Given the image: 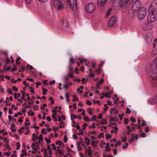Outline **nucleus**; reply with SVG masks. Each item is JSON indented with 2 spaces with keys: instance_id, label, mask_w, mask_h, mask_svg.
I'll return each mask as SVG.
<instances>
[{
  "instance_id": "obj_1",
  "label": "nucleus",
  "mask_w": 157,
  "mask_h": 157,
  "mask_svg": "<svg viewBox=\"0 0 157 157\" xmlns=\"http://www.w3.org/2000/svg\"><path fill=\"white\" fill-rule=\"evenodd\" d=\"M157 5L152 3L149 9L148 21L150 22H154L157 20Z\"/></svg>"
},
{
  "instance_id": "obj_2",
  "label": "nucleus",
  "mask_w": 157,
  "mask_h": 157,
  "mask_svg": "<svg viewBox=\"0 0 157 157\" xmlns=\"http://www.w3.org/2000/svg\"><path fill=\"white\" fill-rule=\"evenodd\" d=\"M146 71L148 72H150L152 75L151 76V78L155 80L157 79V75H155L157 73V63L154 61L149 63L146 67Z\"/></svg>"
},
{
  "instance_id": "obj_3",
  "label": "nucleus",
  "mask_w": 157,
  "mask_h": 157,
  "mask_svg": "<svg viewBox=\"0 0 157 157\" xmlns=\"http://www.w3.org/2000/svg\"><path fill=\"white\" fill-rule=\"evenodd\" d=\"M137 17L140 20L144 19L147 14V10L145 8H142L136 13Z\"/></svg>"
},
{
  "instance_id": "obj_4",
  "label": "nucleus",
  "mask_w": 157,
  "mask_h": 157,
  "mask_svg": "<svg viewBox=\"0 0 157 157\" xmlns=\"http://www.w3.org/2000/svg\"><path fill=\"white\" fill-rule=\"evenodd\" d=\"M142 8L144 7L142 6L141 2L138 0L135 1L132 6V10L135 13L141 9Z\"/></svg>"
},
{
  "instance_id": "obj_5",
  "label": "nucleus",
  "mask_w": 157,
  "mask_h": 157,
  "mask_svg": "<svg viewBox=\"0 0 157 157\" xmlns=\"http://www.w3.org/2000/svg\"><path fill=\"white\" fill-rule=\"evenodd\" d=\"M67 1L72 10L75 11L78 8L77 0H67Z\"/></svg>"
},
{
  "instance_id": "obj_6",
  "label": "nucleus",
  "mask_w": 157,
  "mask_h": 157,
  "mask_svg": "<svg viewBox=\"0 0 157 157\" xmlns=\"http://www.w3.org/2000/svg\"><path fill=\"white\" fill-rule=\"evenodd\" d=\"M53 6L56 9L59 10H63L64 7L63 3L60 0H54Z\"/></svg>"
},
{
  "instance_id": "obj_7",
  "label": "nucleus",
  "mask_w": 157,
  "mask_h": 157,
  "mask_svg": "<svg viewBox=\"0 0 157 157\" xmlns=\"http://www.w3.org/2000/svg\"><path fill=\"white\" fill-rule=\"evenodd\" d=\"M95 5L93 3H90L86 7V12L89 13H93L95 10Z\"/></svg>"
},
{
  "instance_id": "obj_8",
  "label": "nucleus",
  "mask_w": 157,
  "mask_h": 157,
  "mask_svg": "<svg viewBox=\"0 0 157 157\" xmlns=\"http://www.w3.org/2000/svg\"><path fill=\"white\" fill-rule=\"evenodd\" d=\"M133 0H119L118 4L120 6L122 7L131 4Z\"/></svg>"
},
{
  "instance_id": "obj_9",
  "label": "nucleus",
  "mask_w": 157,
  "mask_h": 157,
  "mask_svg": "<svg viewBox=\"0 0 157 157\" xmlns=\"http://www.w3.org/2000/svg\"><path fill=\"white\" fill-rule=\"evenodd\" d=\"M153 22H149L148 21V17H147V22L143 26V29L145 30H148L151 29L153 27V25L152 23Z\"/></svg>"
},
{
  "instance_id": "obj_10",
  "label": "nucleus",
  "mask_w": 157,
  "mask_h": 157,
  "mask_svg": "<svg viewBox=\"0 0 157 157\" xmlns=\"http://www.w3.org/2000/svg\"><path fill=\"white\" fill-rule=\"evenodd\" d=\"M117 20V18L115 17H111L108 23L109 26L110 27H113L115 24Z\"/></svg>"
},
{
  "instance_id": "obj_11",
  "label": "nucleus",
  "mask_w": 157,
  "mask_h": 157,
  "mask_svg": "<svg viewBox=\"0 0 157 157\" xmlns=\"http://www.w3.org/2000/svg\"><path fill=\"white\" fill-rule=\"evenodd\" d=\"M107 0H98L97 5L99 7L104 6Z\"/></svg>"
},
{
  "instance_id": "obj_12",
  "label": "nucleus",
  "mask_w": 157,
  "mask_h": 157,
  "mask_svg": "<svg viewBox=\"0 0 157 157\" xmlns=\"http://www.w3.org/2000/svg\"><path fill=\"white\" fill-rule=\"evenodd\" d=\"M63 27L65 30H67L69 28V23L67 21H66L63 22Z\"/></svg>"
},
{
  "instance_id": "obj_13",
  "label": "nucleus",
  "mask_w": 157,
  "mask_h": 157,
  "mask_svg": "<svg viewBox=\"0 0 157 157\" xmlns=\"http://www.w3.org/2000/svg\"><path fill=\"white\" fill-rule=\"evenodd\" d=\"M157 54V50H156V48H155V47L152 50L151 54V56H154L155 55Z\"/></svg>"
},
{
  "instance_id": "obj_14",
  "label": "nucleus",
  "mask_w": 157,
  "mask_h": 157,
  "mask_svg": "<svg viewBox=\"0 0 157 157\" xmlns=\"http://www.w3.org/2000/svg\"><path fill=\"white\" fill-rule=\"evenodd\" d=\"M56 144L61 146V147L62 148H64V144L63 142L61 141L58 140L56 141Z\"/></svg>"
},
{
  "instance_id": "obj_15",
  "label": "nucleus",
  "mask_w": 157,
  "mask_h": 157,
  "mask_svg": "<svg viewBox=\"0 0 157 157\" xmlns=\"http://www.w3.org/2000/svg\"><path fill=\"white\" fill-rule=\"evenodd\" d=\"M98 142L96 141H91V145L94 147H96L97 146Z\"/></svg>"
},
{
  "instance_id": "obj_16",
  "label": "nucleus",
  "mask_w": 157,
  "mask_h": 157,
  "mask_svg": "<svg viewBox=\"0 0 157 157\" xmlns=\"http://www.w3.org/2000/svg\"><path fill=\"white\" fill-rule=\"evenodd\" d=\"M113 128L114 130H112L111 131V132L112 133H117L118 132V128L116 126H114L113 127Z\"/></svg>"
},
{
  "instance_id": "obj_17",
  "label": "nucleus",
  "mask_w": 157,
  "mask_h": 157,
  "mask_svg": "<svg viewBox=\"0 0 157 157\" xmlns=\"http://www.w3.org/2000/svg\"><path fill=\"white\" fill-rule=\"evenodd\" d=\"M33 140V141H35L38 138V136L35 133H33L32 135Z\"/></svg>"
},
{
  "instance_id": "obj_18",
  "label": "nucleus",
  "mask_w": 157,
  "mask_h": 157,
  "mask_svg": "<svg viewBox=\"0 0 157 157\" xmlns=\"http://www.w3.org/2000/svg\"><path fill=\"white\" fill-rule=\"evenodd\" d=\"M25 126H29L30 125V123L29 122V120L28 118H26L25 121Z\"/></svg>"
},
{
  "instance_id": "obj_19",
  "label": "nucleus",
  "mask_w": 157,
  "mask_h": 157,
  "mask_svg": "<svg viewBox=\"0 0 157 157\" xmlns=\"http://www.w3.org/2000/svg\"><path fill=\"white\" fill-rule=\"evenodd\" d=\"M86 152L87 153L89 157H92V152L91 150H86Z\"/></svg>"
},
{
  "instance_id": "obj_20",
  "label": "nucleus",
  "mask_w": 157,
  "mask_h": 157,
  "mask_svg": "<svg viewBox=\"0 0 157 157\" xmlns=\"http://www.w3.org/2000/svg\"><path fill=\"white\" fill-rule=\"evenodd\" d=\"M81 142L80 141L77 142V148H78V149L80 150H81L82 149V147L80 146V144H81Z\"/></svg>"
},
{
  "instance_id": "obj_21",
  "label": "nucleus",
  "mask_w": 157,
  "mask_h": 157,
  "mask_svg": "<svg viewBox=\"0 0 157 157\" xmlns=\"http://www.w3.org/2000/svg\"><path fill=\"white\" fill-rule=\"evenodd\" d=\"M111 110L114 114H117L118 113V111L115 108H111Z\"/></svg>"
},
{
  "instance_id": "obj_22",
  "label": "nucleus",
  "mask_w": 157,
  "mask_h": 157,
  "mask_svg": "<svg viewBox=\"0 0 157 157\" xmlns=\"http://www.w3.org/2000/svg\"><path fill=\"white\" fill-rule=\"evenodd\" d=\"M111 8H109L108 10L105 15L106 17L107 18L108 17L111 12Z\"/></svg>"
},
{
  "instance_id": "obj_23",
  "label": "nucleus",
  "mask_w": 157,
  "mask_h": 157,
  "mask_svg": "<svg viewBox=\"0 0 157 157\" xmlns=\"http://www.w3.org/2000/svg\"><path fill=\"white\" fill-rule=\"evenodd\" d=\"M5 147L6 148V149H5V150H11V148L9 145L8 143L6 144L5 145Z\"/></svg>"
},
{
  "instance_id": "obj_24",
  "label": "nucleus",
  "mask_w": 157,
  "mask_h": 157,
  "mask_svg": "<svg viewBox=\"0 0 157 157\" xmlns=\"http://www.w3.org/2000/svg\"><path fill=\"white\" fill-rule=\"evenodd\" d=\"M38 139L40 143L43 140V135L41 134H40L39 136L38 137Z\"/></svg>"
},
{
  "instance_id": "obj_25",
  "label": "nucleus",
  "mask_w": 157,
  "mask_h": 157,
  "mask_svg": "<svg viewBox=\"0 0 157 157\" xmlns=\"http://www.w3.org/2000/svg\"><path fill=\"white\" fill-rule=\"evenodd\" d=\"M108 93H108V92H107L104 93H103L102 94L103 95H104V96L106 97H107L108 98H110L111 97V96H110L109 94Z\"/></svg>"
},
{
  "instance_id": "obj_26",
  "label": "nucleus",
  "mask_w": 157,
  "mask_h": 157,
  "mask_svg": "<svg viewBox=\"0 0 157 157\" xmlns=\"http://www.w3.org/2000/svg\"><path fill=\"white\" fill-rule=\"evenodd\" d=\"M86 143L87 145H88L90 144V140L87 137H86L85 139Z\"/></svg>"
},
{
  "instance_id": "obj_27",
  "label": "nucleus",
  "mask_w": 157,
  "mask_h": 157,
  "mask_svg": "<svg viewBox=\"0 0 157 157\" xmlns=\"http://www.w3.org/2000/svg\"><path fill=\"white\" fill-rule=\"evenodd\" d=\"M78 98L75 95L73 96V99L72 101L73 102H75L76 101H78Z\"/></svg>"
},
{
  "instance_id": "obj_28",
  "label": "nucleus",
  "mask_w": 157,
  "mask_h": 157,
  "mask_svg": "<svg viewBox=\"0 0 157 157\" xmlns=\"http://www.w3.org/2000/svg\"><path fill=\"white\" fill-rule=\"evenodd\" d=\"M107 123V121L105 119H103L102 121L100 122V124L102 125L106 124Z\"/></svg>"
},
{
  "instance_id": "obj_29",
  "label": "nucleus",
  "mask_w": 157,
  "mask_h": 157,
  "mask_svg": "<svg viewBox=\"0 0 157 157\" xmlns=\"http://www.w3.org/2000/svg\"><path fill=\"white\" fill-rule=\"evenodd\" d=\"M57 152L60 155H63V151L60 149H58L57 150Z\"/></svg>"
},
{
  "instance_id": "obj_30",
  "label": "nucleus",
  "mask_w": 157,
  "mask_h": 157,
  "mask_svg": "<svg viewBox=\"0 0 157 157\" xmlns=\"http://www.w3.org/2000/svg\"><path fill=\"white\" fill-rule=\"evenodd\" d=\"M69 94L68 93H66L65 95V98L67 99V101L69 102L70 101V99L69 98Z\"/></svg>"
},
{
  "instance_id": "obj_31",
  "label": "nucleus",
  "mask_w": 157,
  "mask_h": 157,
  "mask_svg": "<svg viewBox=\"0 0 157 157\" xmlns=\"http://www.w3.org/2000/svg\"><path fill=\"white\" fill-rule=\"evenodd\" d=\"M42 91H43V92L42 93L44 95H46L47 94V93L48 91L46 89L44 88H42Z\"/></svg>"
},
{
  "instance_id": "obj_32",
  "label": "nucleus",
  "mask_w": 157,
  "mask_h": 157,
  "mask_svg": "<svg viewBox=\"0 0 157 157\" xmlns=\"http://www.w3.org/2000/svg\"><path fill=\"white\" fill-rule=\"evenodd\" d=\"M83 119L86 121H90V119L87 116H85L84 117Z\"/></svg>"
},
{
  "instance_id": "obj_33",
  "label": "nucleus",
  "mask_w": 157,
  "mask_h": 157,
  "mask_svg": "<svg viewBox=\"0 0 157 157\" xmlns=\"http://www.w3.org/2000/svg\"><path fill=\"white\" fill-rule=\"evenodd\" d=\"M14 98L15 99H17V97H19L20 96V94L19 93H18L17 94L16 93H15L14 94Z\"/></svg>"
},
{
  "instance_id": "obj_34",
  "label": "nucleus",
  "mask_w": 157,
  "mask_h": 157,
  "mask_svg": "<svg viewBox=\"0 0 157 157\" xmlns=\"http://www.w3.org/2000/svg\"><path fill=\"white\" fill-rule=\"evenodd\" d=\"M8 118L10 121H16V119L15 118H13L11 115H9L8 116Z\"/></svg>"
},
{
  "instance_id": "obj_35",
  "label": "nucleus",
  "mask_w": 157,
  "mask_h": 157,
  "mask_svg": "<svg viewBox=\"0 0 157 157\" xmlns=\"http://www.w3.org/2000/svg\"><path fill=\"white\" fill-rule=\"evenodd\" d=\"M77 118V116L75 115H72L71 116V120L73 121L74 119H76Z\"/></svg>"
},
{
  "instance_id": "obj_36",
  "label": "nucleus",
  "mask_w": 157,
  "mask_h": 157,
  "mask_svg": "<svg viewBox=\"0 0 157 157\" xmlns=\"http://www.w3.org/2000/svg\"><path fill=\"white\" fill-rule=\"evenodd\" d=\"M121 141L120 140H118L115 144V147H117L118 146L121 145Z\"/></svg>"
},
{
  "instance_id": "obj_37",
  "label": "nucleus",
  "mask_w": 157,
  "mask_h": 157,
  "mask_svg": "<svg viewBox=\"0 0 157 157\" xmlns=\"http://www.w3.org/2000/svg\"><path fill=\"white\" fill-rule=\"evenodd\" d=\"M41 133L44 134H46L47 133V130L44 128H43L41 130Z\"/></svg>"
},
{
  "instance_id": "obj_38",
  "label": "nucleus",
  "mask_w": 157,
  "mask_h": 157,
  "mask_svg": "<svg viewBox=\"0 0 157 157\" xmlns=\"http://www.w3.org/2000/svg\"><path fill=\"white\" fill-rule=\"evenodd\" d=\"M111 119L113 121H118L117 118L116 117H112L111 118Z\"/></svg>"
},
{
  "instance_id": "obj_39",
  "label": "nucleus",
  "mask_w": 157,
  "mask_h": 157,
  "mask_svg": "<svg viewBox=\"0 0 157 157\" xmlns=\"http://www.w3.org/2000/svg\"><path fill=\"white\" fill-rule=\"evenodd\" d=\"M28 114L31 116H33L34 115V113L32 112L31 110L29 111L28 113Z\"/></svg>"
},
{
  "instance_id": "obj_40",
  "label": "nucleus",
  "mask_w": 157,
  "mask_h": 157,
  "mask_svg": "<svg viewBox=\"0 0 157 157\" xmlns=\"http://www.w3.org/2000/svg\"><path fill=\"white\" fill-rule=\"evenodd\" d=\"M155 44L153 45V48L156 47L157 46V39H155L154 40Z\"/></svg>"
},
{
  "instance_id": "obj_41",
  "label": "nucleus",
  "mask_w": 157,
  "mask_h": 157,
  "mask_svg": "<svg viewBox=\"0 0 157 157\" xmlns=\"http://www.w3.org/2000/svg\"><path fill=\"white\" fill-rule=\"evenodd\" d=\"M128 144L127 143H125V145L123 146L122 147L124 149H126L128 148Z\"/></svg>"
},
{
  "instance_id": "obj_42",
  "label": "nucleus",
  "mask_w": 157,
  "mask_h": 157,
  "mask_svg": "<svg viewBox=\"0 0 157 157\" xmlns=\"http://www.w3.org/2000/svg\"><path fill=\"white\" fill-rule=\"evenodd\" d=\"M105 136L106 138L107 139H109L111 138L112 136L111 135L109 134L108 133H106L105 134Z\"/></svg>"
},
{
  "instance_id": "obj_43",
  "label": "nucleus",
  "mask_w": 157,
  "mask_h": 157,
  "mask_svg": "<svg viewBox=\"0 0 157 157\" xmlns=\"http://www.w3.org/2000/svg\"><path fill=\"white\" fill-rule=\"evenodd\" d=\"M87 111L88 112L89 114L90 115H92L93 114L92 112V109L91 108H88L87 109Z\"/></svg>"
},
{
  "instance_id": "obj_44",
  "label": "nucleus",
  "mask_w": 157,
  "mask_h": 157,
  "mask_svg": "<svg viewBox=\"0 0 157 157\" xmlns=\"http://www.w3.org/2000/svg\"><path fill=\"white\" fill-rule=\"evenodd\" d=\"M104 106L105 108H104L103 109L104 111H105L108 110L109 107L107 106V104H105L104 105Z\"/></svg>"
},
{
  "instance_id": "obj_45",
  "label": "nucleus",
  "mask_w": 157,
  "mask_h": 157,
  "mask_svg": "<svg viewBox=\"0 0 157 157\" xmlns=\"http://www.w3.org/2000/svg\"><path fill=\"white\" fill-rule=\"evenodd\" d=\"M16 145L17 146V147L16 149L17 150H19L20 149V143L19 142H18L16 144Z\"/></svg>"
},
{
  "instance_id": "obj_46",
  "label": "nucleus",
  "mask_w": 157,
  "mask_h": 157,
  "mask_svg": "<svg viewBox=\"0 0 157 157\" xmlns=\"http://www.w3.org/2000/svg\"><path fill=\"white\" fill-rule=\"evenodd\" d=\"M82 84H84L87 82V79L85 78H83L82 79Z\"/></svg>"
},
{
  "instance_id": "obj_47",
  "label": "nucleus",
  "mask_w": 157,
  "mask_h": 157,
  "mask_svg": "<svg viewBox=\"0 0 157 157\" xmlns=\"http://www.w3.org/2000/svg\"><path fill=\"white\" fill-rule=\"evenodd\" d=\"M121 138L122 142H125L127 140V138L126 136L122 137Z\"/></svg>"
},
{
  "instance_id": "obj_48",
  "label": "nucleus",
  "mask_w": 157,
  "mask_h": 157,
  "mask_svg": "<svg viewBox=\"0 0 157 157\" xmlns=\"http://www.w3.org/2000/svg\"><path fill=\"white\" fill-rule=\"evenodd\" d=\"M23 118V117H19V119L18 120V121H19L20 123H22V122H23L22 119Z\"/></svg>"
},
{
  "instance_id": "obj_49",
  "label": "nucleus",
  "mask_w": 157,
  "mask_h": 157,
  "mask_svg": "<svg viewBox=\"0 0 157 157\" xmlns=\"http://www.w3.org/2000/svg\"><path fill=\"white\" fill-rule=\"evenodd\" d=\"M21 58L20 57H18L16 59V63L17 64H20V62H19V60L20 59H21Z\"/></svg>"
},
{
  "instance_id": "obj_50",
  "label": "nucleus",
  "mask_w": 157,
  "mask_h": 157,
  "mask_svg": "<svg viewBox=\"0 0 157 157\" xmlns=\"http://www.w3.org/2000/svg\"><path fill=\"white\" fill-rule=\"evenodd\" d=\"M68 76L71 78H72L74 77V75L73 74L71 73V72H69L68 74Z\"/></svg>"
},
{
  "instance_id": "obj_51",
  "label": "nucleus",
  "mask_w": 157,
  "mask_h": 157,
  "mask_svg": "<svg viewBox=\"0 0 157 157\" xmlns=\"http://www.w3.org/2000/svg\"><path fill=\"white\" fill-rule=\"evenodd\" d=\"M4 154L5 155H6L7 156H9L10 155L11 153L9 151L8 152H4Z\"/></svg>"
},
{
  "instance_id": "obj_52",
  "label": "nucleus",
  "mask_w": 157,
  "mask_h": 157,
  "mask_svg": "<svg viewBox=\"0 0 157 157\" xmlns=\"http://www.w3.org/2000/svg\"><path fill=\"white\" fill-rule=\"evenodd\" d=\"M47 106V104L45 103L44 104L43 106H42L40 107V109L41 110H44V107H45Z\"/></svg>"
},
{
  "instance_id": "obj_53",
  "label": "nucleus",
  "mask_w": 157,
  "mask_h": 157,
  "mask_svg": "<svg viewBox=\"0 0 157 157\" xmlns=\"http://www.w3.org/2000/svg\"><path fill=\"white\" fill-rule=\"evenodd\" d=\"M95 72L99 74L101 72V70L100 68H99L95 71Z\"/></svg>"
},
{
  "instance_id": "obj_54",
  "label": "nucleus",
  "mask_w": 157,
  "mask_h": 157,
  "mask_svg": "<svg viewBox=\"0 0 157 157\" xmlns=\"http://www.w3.org/2000/svg\"><path fill=\"white\" fill-rule=\"evenodd\" d=\"M134 139L133 138H131L130 139H129V143H132L134 141Z\"/></svg>"
},
{
  "instance_id": "obj_55",
  "label": "nucleus",
  "mask_w": 157,
  "mask_h": 157,
  "mask_svg": "<svg viewBox=\"0 0 157 157\" xmlns=\"http://www.w3.org/2000/svg\"><path fill=\"white\" fill-rule=\"evenodd\" d=\"M49 100L51 101L52 104H53L54 103V101H53V98L51 97L49 98Z\"/></svg>"
},
{
  "instance_id": "obj_56",
  "label": "nucleus",
  "mask_w": 157,
  "mask_h": 157,
  "mask_svg": "<svg viewBox=\"0 0 157 157\" xmlns=\"http://www.w3.org/2000/svg\"><path fill=\"white\" fill-rule=\"evenodd\" d=\"M25 68L24 67H22L21 69L19 70L18 71L20 72H23L25 70Z\"/></svg>"
},
{
  "instance_id": "obj_57",
  "label": "nucleus",
  "mask_w": 157,
  "mask_h": 157,
  "mask_svg": "<svg viewBox=\"0 0 157 157\" xmlns=\"http://www.w3.org/2000/svg\"><path fill=\"white\" fill-rule=\"evenodd\" d=\"M131 113V111L128 108H127L126 109V113L127 114H129Z\"/></svg>"
},
{
  "instance_id": "obj_58",
  "label": "nucleus",
  "mask_w": 157,
  "mask_h": 157,
  "mask_svg": "<svg viewBox=\"0 0 157 157\" xmlns=\"http://www.w3.org/2000/svg\"><path fill=\"white\" fill-rule=\"evenodd\" d=\"M46 141V142L48 143H51V141L49 139H48L47 138H45L44 139Z\"/></svg>"
},
{
  "instance_id": "obj_59",
  "label": "nucleus",
  "mask_w": 157,
  "mask_h": 157,
  "mask_svg": "<svg viewBox=\"0 0 157 157\" xmlns=\"http://www.w3.org/2000/svg\"><path fill=\"white\" fill-rule=\"evenodd\" d=\"M153 100H154L153 103L155 102L157 103V95L155 97Z\"/></svg>"
},
{
  "instance_id": "obj_60",
  "label": "nucleus",
  "mask_w": 157,
  "mask_h": 157,
  "mask_svg": "<svg viewBox=\"0 0 157 157\" xmlns=\"http://www.w3.org/2000/svg\"><path fill=\"white\" fill-rule=\"evenodd\" d=\"M17 69V67H16L15 65H14L13 66V67L12 69V71H14Z\"/></svg>"
},
{
  "instance_id": "obj_61",
  "label": "nucleus",
  "mask_w": 157,
  "mask_h": 157,
  "mask_svg": "<svg viewBox=\"0 0 157 157\" xmlns=\"http://www.w3.org/2000/svg\"><path fill=\"white\" fill-rule=\"evenodd\" d=\"M41 151L43 152L44 154H45L47 153V150L45 148H43L41 150Z\"/></svg>"
},
{
  "instance_id": "obj_62",
  "label": "nucleus",
  "mask_w": 157,
  "mask_h": 157,
  "mask_svg": "<svg viewBox=\"0 0 157 157\" xmlns=\"http://www.w3.org/2000/svg\"><path fill=\"white\" fill-rule=\"evenodd\" d=\"M12 89L14 90L15 92H17L18 91V89L16 86H13L12 87Z\"/></svg>"
},
{
  "instance_id": "obj_63",
  "label": "nucleus",
  "mask_w": 157,
  "mask_h": 157,
  "mask_svg": "<svg viewBox=\"0 0 157 157\" xmlns=\"http://www.w3.org/2000/svg\"><path fill=\"white\" fill-rule=\"evenodd\" d=\"M3 141L4 142H5L6 143V144H8L9 143V142L8 139H6V138H4Z\"/></svg>"
},
{
  "instance_id": "obj_64",
  "label": "nucleus",
  "mask_w": 157,
  "mask_h": 157,
  "mask_svg": "<svg viewBox=\"0 0 157 157\" xmlns=\"http://www.w3.org/2000/svg\"><path fill=\"white\" fill-rule=\"evenodd\" d=\"M149 130V128L148 127H146L145 128V131L147 133L148 132Z\"/></svg>"
}]
</instances>
